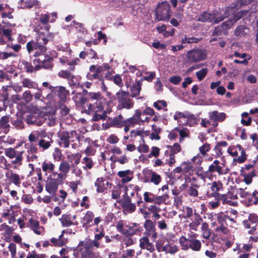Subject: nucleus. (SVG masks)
Listing matches in <instances>:
<instances>
[{
  "label": "nucleus",
  "mask_w": 258,
  "mask_h": 258,
  "mask_svg": "<svg viewBox=\"0 0 258 258\" xmlns=\"http://www.w3.org/2000/svg\"><path fill=\"white\" fill-rule=\"evenodd\" d=\"M55 168V165L50 161H45L42 164V170L45 173V175H47L48 173H52L51 175H53V172Z\"/></svg>",
  "instance_id": "72a5a7b5"
},
{
  "label": "nucleus",
  "mask_w": 258,
  "mask_h": 258,
  "mask_svg": "<svg viewBox=\"0 0 258 258\" xmlns=\"http://www.w3.org/2000/svg\"><path fill=\"white\" fill-rule=\"evenodd\" d=\"M49 88L51 90V91H54L59 99L62 101L66 99L67 95H68L69 93V91H68L65 87L62 86L53 87L50 86Z\"/></svg>",
  "instance_id": "5701e85b"
},
{
  "label": "nucleus",
  "mask_w": 258,
  "mask_h": 258,
  "mask_svg": "<svg viewBox=\"0 0 258 258\" xmlns=\"http://www.w3.org/2000/svg\"><path fill=\"white\" fill-rule=\"evenodd\" d=\"M201 229L202 237L205 239H209L211 235V231L208 224L206 222L202 223Z\"/></svg>",
  "instance_id": "4c0bfd02"
},
{
  "label": "nucleus",
  "mask_w": 258,
  "mask_h": 258,
  "mask_svg": "<svg viewBox=\"0 0 258 258\" xmlns=\"http://www.w3.org/2000/svg\"><path fill=\"white\" fill-rule=\"evenodd\" d=\"M208 172L211 175L212 178H216L214 174L215 172L217 173L219 175H223L224 172L222 171V166L220 165V162L218 160H215L211 164L207 170Z\"/></svg>",
  "instance_id": "6ab92c4d"
},
{
  "label": "nucleus",
  "mask_w": 258,
  "mask_h": 258,
  "mask_svg": "<svg viewBox=\"0 0 258 258\" xmlns=\"http://www.w3.org/2000/svg\"><path fill=\"white\" fill-rule=\"evenodd\" d=\"M6 176L12 183H13L16 185L19 186L20 185L21 180L18 174L11 171L7 172Z\"/></svg>",
  "instance_id": "c9c22d12"
},
{
  "label": "nucleus",
  "mask_w": 258,
  "mask_h": 258,
  "mask_svg": "<svg viewBox=\"0 0 258 258\" xmlns=\"http://www.w3.org/2000/svg\"><path fill=\"white\" fill-rule=\"evenodd\" d=\"M43 116L46 118L45 121L48 125L52 126L55 123V118L53 115H44Z\"/></svg>",
  "instance_id": "0e129e2a"
},
{
  "label": "nucleus",
  "mask_w": 258,
  "mask_h": 258,
  "mask_svg": "<svg viewBox=\"0 0 258 258\" xmlns=\"http://www.w3.org/2000/svg\"><path fill=\"white\" fill-rule=\"evenodd\" d=\"M60 144L64 148H68L71 142L78 140L79 136L75 131L70 132H62L59 134Z\"/></svg>",
  "instance_id": "ddd939ff"
},
{
  "label": "nucleus",
  "mask_w": 258,
  "mask_h": 258,
  "mask_svg": "<svg viewBox=\"0 0 258 258\" xmlns=\"http://www.w3.org/2000/svg\"><path fill=\"white\" fill-rule=\"evenodd\" d=\"M5 155L9 158L12 159L15 158L12 161L13 164L22 165L23 161V154L24 151L17 152L14 148H5L4 150Z\"/></svg>",
  "instance_id": "2eb2a0df"
},
{
  "label": "nucleus",
  "mask_w": 258,
  "mask_h": 258,
  "mask_svg": "<svg viewBox=\"0 0 258 258\" xmlns=\"http://www.w3.org/2000/svg\"><path fill=\"white\" fill-rule=\"evenodd\" d=\"M82 256L87 258H101L98 252H95L91 249H85L83 248H78Z\"/></svg>",
  "instance_id": "473e14b6"
},
{
  "label": "nucleus",
  "mask_w": 258,
  "mask_h": 258,
  "mask_svg": "<svg viewBox=\"0 0 258 258\" xmlns=\"http://www.w3.org/2000/svg\"><path fill=\"white\" fill-rule=\"evenodd\" d=\"M199 186L196 184H191V185L187 188L186 192L188 196L191 197H198L199 192L197 188H199Z\"/></svg>",
  "instance_id": "79ce46f5"
},
{
  "label": "nucleus",
  "mask_w": 258,
  "mask_h": 258,
  "mask_svg": "<svg viewBox=\"0 0 258 258\" xmlns=\"http://www.w3.org/2000/svg\"><path fill=\"white\" fill-rule=\"evenodd\" d=\"M81 158V155L80 153L72 154L67 156V158L73 163L72 165H78L80 162Z\"/></svg>",
  "instance_id": "49530a36"
},
{
  "label": "nucleus",
  "mask_w": 258,
  "mask_h": 258,
  "mask_svg": "<svg viewBox=\"0 0 258 258\" xmlns=\"http://www.w3.org/2000/svg\"><path fill=\"white\" fill-rule=\"evenodd\" d=\"M258 222V215L255 213H250L248 215L247 219L242 221V225L244 228H249V224L256 225Z\"/></svg>",
  "instance_id": "cd10ccee"
},
{
  "label": "nucleus",
  "mask_w": 258,
  "mask_h": 258,
  "mask_svg": "<svg viewBox=\"0 0 258 258\" xmlns=\"http://www.w3.org/2000/svg\"><path fill=\"white\" fill-rule=\"evenodd\" d=\"M139 241V246L141 249H146L151 252L155 251V247L153 243L150 242L147 236H143Z\"/></svg>",
  "instance_id": "4be33fe9"
},
{
  "label": "nucleus",
  "mask_w": 258,
  "mask_h": 258,
  "mask_svg": "<svg viewBox=\"0 0 258 258\" xmlns=\"http://www.w3.org/2000/svg\"><path fill=\"white\" fill-rule=\"evenodd\" d=\"M95 186L98 192H103L105 190L103 178H98L95 182Z\"/></svg>",
  "instance_id": "5fc2aeb1"
},
{
  "label": "nucleus",
  "mask_w": 258,
  "mask_h": 258,
  "mask_svg": "<svg viewBox=\"0 0 258 258\" xmlns=\"http://www.w3.org/2000/svg\"><path fill=\"white\" fill-rule=\"evenodd\" d=\"M14 9L10 8L7 4H0V13L2 18L13 19L12 15Z\"/></svg>",
  "instance_id": "412c9836"
},
{
  "label": "nucleus",
  "mask_w": 258,
  "mask_h": 258,
  "mask_svg": "<svg viewBox=\"0 0 258 258\" xmlns=\"http://www.w3.org/2000/svg\"><path fill=\"white\" fill-rule=\"evenodd\" d=\"M199 121L200 117L198 115H196L189 112L185 122L183 123L184 125H187L189 126H194L197 124Z\"/></svg>",
  "instance_id": "2f4dec72"
},
{
  "label": "nucleus",
  "mask_w": 258,
  "mask_h": 258,
  "mask_svg": "<svg viewBox=\"0 0 258 258\" xmlns=\"http://www.w3.org/2000/svg\"><path fill=\"white\" fill-rule=\"evenodd\" d=\"M232 26V23L229 21L223 22L221 25L215 27L213 32V36H219L225 33V31L230 28Z\"/></svg>",
  "instance_id": "bb28decb"
},
{
  "label": "nucleus",
  "mask_w": 258,
  "mask_h": 258,
  "mask_svg": "<svg viewBox=\"0 0 258 258\" xmlns=\"http://www.w3.org/2000/svg\"><path fill=\"white\" fill-rule=\"evenodd\" d=\"M125 123L131 127H134L136 124H141V122L133 116L125 119Z\"/></svg>",
  "instance_id": "bf43d9fd"
},
{
  "label": "nucleus",
  "mask_w": 258,
  "mask_h": 258,
  "mask_svg": "<svg viewBox=\"0 0 258 258\" xmlns=\"http://www.w3.org/2000/svg\"><path fill=\"white\" fill-rule=\"evenodd\" d=\"M53 143L52 140L46 141L43 139H40L38 143L40 148H42L43 150L48 149L51 146V144Z\"/></svg>",
  "instance_id": "603ef678"
},
{
  "label": "nucleus",
  "mask_w": 258,
  "mask_h": 258,
  "mask_svg": "<svg viewBox=\"0 0 258 258\" xmlns=\"http://www.w3.org/2000/svg\"><path fill=\"white\" fill-rule=\"evenodd\" d=\"M116 98L118 102L117 109H122L129 110L134 106V101L131 98L130 93L122 90H120L116 93Z\"/></svg>",
  "instance_id": "39448f33"
},
{
  "label": "nucleus",
  "mask_w": 258,
  "mask_h": 258,
  "mask_svg": "<svg viewBox=\"0 0 258 258\" xmlns=\"http://www.w3.org/2000/svg\"><path fill=\"white\" fill-rule=\"evenodd\" d=\"M82 163L84 165L83 168L85 170L92 169L94 165V163L92 158L88 157H85L83 158Z\"/></svg>",
  "instance_id": "a19ab883"
},
{
  "label": "nucleus",
  "mask_w": 258,
  "mask_h": 258,
  "mask_svg": "<svg viewBox=\"0 0 258 258\" xmlns=\"http://www.w3.org/2000/svg\"><path fill=\"white\" fill-rule=\"evenodd\" d=\"M179 242L181 246V249L184 250L190 248L194 251H199L202 247L201 241L195 238L187 239L185 237L182 236L179 238Z\"/></svg>",
  "instance_id": "6e6552de"
},
{
  "label": "nucleus",
  "mask_w": 258,
  "mask_h": 258,
  "mask_svg": "<svg viewBox=\"0 0 258 258\" xmlns=\"http://www.w3.org/2000/svg\"><path fill=\"white\" fill-rule=\"evenodd\" d=\"M104 236L103 232H101L95 235L94 239L93 240L86 239L80 242L78 245V248L93 250V247L100 248L103 247L100 242V240Z\"/></svg>",
  "instance_id": "0eeeda50"
},
{
  "label": "nucleus",
  "mask_w": 258,
  "mask_h": 258,
  "mask_svg": "<svg viewBox=\"0 0 258 258\" xmlns=\"http://www.w3.org/2000/svg\"><path fill=\"white\" fill-rule=\"evenodd\" d=\"M24 146L27 152V161L28 162L36 161L38 159L36 154L38 151L36 146L33 143H27L25 144Z\"/></svg>",
  "instance_id": "dca6fc26"
},
{
  "label": "nucleus",
  "mask_w": 258,
  "mask_h": 258,
  "mask_svg": "<svg viewBox=\"0 0 258 258\" xmlns=\"http://www.w3.org/2000/svg\"><path fill=\"white\" fill-rule=\"evenodd\" d=\"M94 218V214L92 212L87 211L85 216L81 220L83 227L86 229L93 226V219Z\"/></svg>",
  "instance_id": "393cba45"
},
{
  "label": "nucleus",
  "mask_w": 258,
  "mask_h": 258,
  "mask_svg": "<svg viewBox=\"0 0 258 258\" xmlns=\"http://www.w3.org/2000/svg\"><path fill=\"white\" fill-rule=\"evenodd\" d=\"M22 98L27 102H30L32 101L33 95L31 94L30 91H25L23 93Z\"/></svg>",
  "instance_id": "69168bd1"
},
{
  "label": "nucleus",
  "mask_w": 258,
  "mask_h": 258,
  "mask_svg": "<svg viewBox=\"0 0 258 258\" xmlns=\"http://www.w3.org/2000/svg\"><path fill=\"white\" fill-rule=\"evenodd\" d=\"M9 121L10 117L8 115L3 116L0 119V129L5 134H7L10 131Z\"/></svg>",
  "instance_id": "c85d7f7f"
},
{
  "label": "nucleus",
  "mask_w": 258,
  "mask_h": 258,
  "mask_svg": "<svg viewBox=\"0 0 258 258\" xmlns=\"http://www.w3.org/2000/svg\"><path fill=\"white\" fill-rule=\"evenodd\" d=\"M223 184L220 181H214L211 184L210 189L212 194H216L222 188Z\"/></svg>",
  "instance_id": "3c124183"
},
{
  "label": "nucleus",
  "mask_w": 258,
  "mask_h": 258,
  "mask_svg": "<svg viewBox=\"0 0 258 258\" xmlns=\"http://www.w3.org/2000/svg\"><path fill=\"white\" fill-rule=\"evenodd\" d=\"M32 230L37 235L41 234L44 231V228L39 226L38 221L31 218L29 220Z\"/></svg>",
  "instance_id": "c756f323"
},
{
  "label": "nucleus",
  "mask_w": 258,
  "mask_h": 258,
  "mask_svg": "<svg viewBox=\"0 0 258 258\" xmlns=\"http://www.w3.org/2000/svg\"><path fill=\"white\" fill-rule=\"evenodd\" d=\"M227 151L230 155L235 157L234 161L242 163L246 159L245 152L240 145L229 147Z\"/></svg>",
  "instance_id": "9b49d317"
},
{
  "label": "nucleus",
  "mask_w": 258,
  "mask_h": 258,
  "mask_svg": "<svg viewBox=\"0 0 258 258\" xmlns=\"http://www.w3.org/2000/svg\"><path fill=\"white\" fill-rule=\"evenodd\" d=\"M238 199L237 188L231 187L228 192L222 195L220 200L224 204H228L230 206H235L237 205V202L235 200Z\"/></svg>",
  "instance_id": "f8f14e48"
},
{
  "label": "nucleus",
  "mask_w": 258,
  "mask_h": 258,
  "mask_svg": "<svg viewBox=\"0 0 258 258\" xmlns=\"http://www.w3.org/2000/svg\"><path fill=\"white\" fill-rule=\"evenodd\" d=\"M250 13V12L249 11H240L234 14L233 16V18L232 20H228L227 21L231 22L232 25L234 23H235L236 21L239 20L241 17H244L246 14L249 15Z\"/></svg>",
  "instance_id": "de8ad7c7"
},
{
  "label": "nucleus",
  "mask_w": 258,
  "mask_h": 258,
  "mask_svg": "<svg viewBox=\"0 0 258 258\" xmlns=\"http://www.w3.org/2000/svg\"><path fill=\"white\" fill-rule=\"evenodd\" d=\"M238 198L239 197L242 199L249 200L251 198V190L248 187L237 188Z\"/></svg>",
  "instance_id": "7c9ffc66"
},
{
  "label": "nucleus",
  "mask_w": 258,
  "mask_h": 258,
  "mask_svg": "<svg viewBox=\"0 0 258 258\" xmlns=\"http://www.w3.org/2000/svg\"><path fill=\"white\" fill-rule=\"evenodd\" d=\"M170 6L167 2L159 4L156 10V19L157 21H168L170 17Z\"/></svg>",
  "instance_id": "1a4fd4ad"
},
{
  "label": "nucleus",
  "mask_w": 258,
  "mask_h": 258,
  "mask_svg": "<svg viewBox=\"0 0 258 258\" xmlns=\"http://www.w3.org/2000/svg\"><path fill=\"white\" fill-rule=\"evenodd\" d=\"M167 241V238L164 236H161L155 241L156 248L158 252H161L162 248L164 245V243Z\"/></svg>",
  "instance_id": "8fccbe9b"
},
{
  "label": "nucleus",
  "mask_w": 258,
  "mask_h": 258,
  "mask_svg": "<svg viewBox=\"0 0 258 258\" xmlns=\"http://www.w3.org/2000/svg\"><path fill=\"white\" fill-rule=\"evenodd\" d=\"M209 117L212 121L213 125L216 127L218 125V122L223 121L226 119V114L224 112L214 110L209 113Z\"/></svg>",
  "instance_id": "a211bd4d"
},
{
  "label": "nucleus",
  "mask_w": 258,
  "mask_h": 258,
  "mask_svg": "<svg viewBox=\"0 0 258 258\" xmlns=\"http://www.w3.org/2000/svg\"><path fill=\"white\" fill-rule=\"evenodd\" d=\"M117 230L122 234L131 236L138 234L143 230L142 227L136 223H129L126 221L120 220L116 225Z\"/></svg>",
  "instance_id": "7ed1b4c3"
},
{
  "label": "nucleus",
  "mask_w": 258,
  "mask_h": 258,
  "mask_svg": "<svg viewBox=\"0 0 258 258\" xmlns=\"http://www.w3.org/2000/svg\"><path fill=\"white\" fill-rule=\"evenodd\" d=\"M117 175L121 178V182L123 184L131 181L133 178V172L130 169L119 171Z\"/></svg>",
  "instance_id": "b1692460"
},
{
  "label": "nucleus",
  "mask_w": 258,
  "mask_h": 258,
  "mask_svg": "<svg viewBox=\"0 0 258 258\" xmlns=\"http://www.w3.org/2000/svg\"><path fill=\"white\" fill-rule=\"evenodd\" d=\"M188 113V111H176L173 116L174 119L176 120L179 124L184 125L183 122H185Z\"/></svg>",
  "instance_id": "f704fd0d"
},
{
  "label": "nucleus",
  "mask_w": 258,
  "mask_h": 258,
  "mask_svg": "<svg viewBox=\"0 0 258 258\" xmlns=\"http://www.w3.org/2000/svg\"><path fill=\"white\" fill-rule=\"evenodd\" d=\"M135 250L133 249H128L124 251L121 255V258H133L135 254Z\"/></svg>",
  "instance_id": "774afa93"
},
{
  "label": "nucleus",
  "mask_w": 258,
  "mask_h": 258,
  "mask_svg": "<svg viewBox=\"0 0 258 258\" xmlns=\"http://www.w3.org/2000/svg\"><path fill=\"white\" fill-rule=\"evenodd\" d=\"M21 83L23 87L28 89H35L37 86L36 82L27 78L23 79L21 81Z\"/></svg>",
  "instance_id": "ea45409f"
},
{
  "label": "nucleus",
  "mask_w": 258,
  "mask_h": 258,
  "mask_svg": "<svg viewBox=\"0 0 258 258\" xmlns=\"http://www.w3.org/2000/svg\"><path fill=\"white\" fill-rule=\"evenodd\" d=\"M46 32H39L35 40L32 41L27 43V49L28 53L35 57H38L34 60V63H38L35 66V70L40 68L49 69L52 67V58L48 55H44V53L47 50L46 44L48 41L53 38V35L49 33V28L45 27Z\"/></svg>",
  "instance_id": "f257e3e1"
},
{
  "label": "nucleus",
  "mask_w": 258,
  "mask_h": 258,
  "mask_svg": "<svg viewBox=\"0 0 258 258\" xmlns=\"http://www.w3.org/2000/svg\"><path fill=\"white\" fill-rule=\"evenodd\" d=\"M111 123L113 126L121 128L123 127V125H124V123H125V119L120 120L114 118L112 120Z\"/></svg>",
  "instance_id": "e2e57ef3"
},
{
  "label": "nucleus",
  "mask_w": 258,
  "mask_h": 258,
  "mask_svg": "<svg viewBox=\"0 0 258 258\" xmlns=\"http://www.w3.org/2000/svg\"><path fill=\"white\" fill-rule=\"evenodd\" d=\"M45 119H46V118L43 117L42 114L35 113L28 115L26 121L28 124L40 126L45 122Z\"/></svg>",
  "instance_id": "f3484780"
},
{
  "label": "nucleus",
  "mask_w": 258,
  "mask_h": 258,
  "mask_svg": "<svg viewBox=\"0 0 258 258\" xmlns=\"http://www.w3.org/2000/svg\"><path fill=\"white\" fill-rule=\"evenodd\" d=\"M203 219L201 217L199 214H195L194 220L188 225L189 229L195 231H197Z\"/></svg>",
  "instance_id": "e433bc0d"
},
{
  "label": "nucleus",
  "mask_w": 258,
  "mask_h": 258,
  "mask_svg": "<svg viewBox=\"0 0 258 258\" xmlns=\"http://www.w3.org/2000/svg\"><path fill=\"white\" fill-rule=\"evenodd\" d=\"M62 226L63 227H69L72 225H77L78 223L76 222L74 224L71 219V217L69 215H62L61 218L59 219Z\"/></svg>",
  "instance_id": "58836bf2"
},
{
  "label": "nucleus",
  "mask_w": 258,
  "mask_h": 258,
  "mask_svg": "<svg viewBox=\"0 0 258 258\" xmlns=\"http://www.w3.org/2000/svg\"><path fill=\"white\" fill-rule=\"evenodd\" d=\"M169 198V195L166 192H165L162 196H157L155 199V204L160 205L163 203H165Z\"/></svg>",
  "instance_id": "6e6d98bb"
},
{
  "label": "nucleus",
  "mask_w": 258,
  "mask_h": 258,
  "mask_svg": "<svg viewBox=\"0 0 258 258\" xmlns=\"http://www.w3.org/2000/svg\"><path fill=\"white\" fill-rule=\"evenodd\" d=\"M181 166L183 168V172L184 173L189 172L191 171L193 168V166L191 162H183L181 164Z\"/></svg>",
  "instance_id": "338daca9"
},
{
  "label": "nucleus",
  "mask_w": 258,
  "mask_h": 258,
  "mask_svg": "<svg viewBox=\"0 0 258 258\" xmlns=\"http://www.w3.org/2000/svg\"><path fill=\"white\" fill-rule=\"evenodd\" d=\"M87 95L88 104L86 112L88 114H93L92 119L94 121L104 119L106 116L104 110V104L105 101L104 97L99 92H89Z\"/></svg>",
  "instance_id": "f03ea898"
},
{
  "label": "nucleus",
  "mask_w": 258,
  "mask_h": 258,
  "mask_svg": "<svg viewBox=\"0 0 258 258\" xmlns=\"http://www.w3.org/2000/svg\"><path fill=\"white\" fill-rule=\"evenodd\" d=\"M63 180L59 176L54 177L53 175H49L46 181L45 190L50 195H54L59 185L63 183Z\"/></svg>",
  "instance_id": "9d476101"
},
{
  "label": "nucleus",
  "mask_w": 258,
  "mask_h": 258,
  "mask_svg": "<svg viewBox=\"0 0 258 258\" xmlns=\"http://www.w3.org/2000/svg\"><path fill=\"white\" fill-rule=\"evenodd\" d=\"M141 89V84L139 82L134 84L130 90L131 96L133 98L136 97L140 94Z\"/></svg>",
  "instance_id": "09e8293b"
},
{
  "label": "nucleus",
  "mask_w": 258,
  "mask_h": 258,
  "mask_svg": "<svg viewBox=\"0 0 258 258\" xmlns=\"http://www.w3.org/2000/svg\"><path fill=\"white\" fill-rule=\"evenodd\" d=\"M228 144L226 141H222L218 143L215 147L214 150L217 157L221 156L223 154L222 147H226Z\"/></svg>",
  "instance_id": "c03bdc74"
},
{
  "label": "nucleus",
  "mask_w": 258,
  "mask_h": 258,
  "mask_svg": "<svg viewBox=\"0 0 258 258\" xmlns=\"http://www.w3.org/2000/svg\"><path fill=\"white\" fill-rule=\"evenodd\" d=\"M230 10L231 12H232L233 8H228L224 16H223L218 11H214L212 13L205 12L199 16L198 21L202 22H208L213 24H217L223 21L225 18L228 17L229 14L228 12Z\"/></svg>",
  "instance_id": "20e7f679"
},
{
  "label": "nucleus",
  "mask_w": 258,
  "mask_h": 258,
  "mask_svg": "<svg viewBox=\"0 0 258 258\" xmlns=\"http://www.w3.org/2000/svg\"><path fill=\"white\" fill-rule=\"evenodd\" d=\"M197 175L199 177H200L203 181H205L207 178L210 180H213L212 178V176L210 173L208 172V171H206L204 172L200 173V171L199 170L197 172Z\"/></svg>",
  "instance_id": "052dcab7"
},
{
  "label": "nucleus",
  "mask_w": 258,
  "mask_h": 258,
  "mask_svg": "<svg viewBox=\"0 0 258 258\" xmlns=\"http://www.w3.org/2000/svg\"><path fill=\"white\" fill-rule=\"evenodd\" d=\"M200 40V39L194 37H185L182 38L181 42L182 44L185 43H198Z\"/></svg>",
  "instance_id": "680f3d73"
},
{
  "label": "nucleus",
  "mask_w": 258,
  "mask_h": 258,
  "mask_svg": "<svg viewBox=\"0 0 258 258\" xmlns=\"http://www.w3.org/2000/svg\"><path fill=\"white\" fill-rule=\"evenodd\" d=\"M207 56V51L205 49L197 48L188 51L186 54L188 61L197 62L205 59Z\"/></svg>",
  "instance_id": "4468645a"
},
{
  "label": "nucleus",
  "mask_w": 258,
  "mask_h": 258,
  "mask_svg": "<svg viewBox=\"0 0 258 258\" xmlns=\"http://www.w3.org/2000/svg\"><path fill=\"white\" fill-rule=\"evenodd\" d=\"M161 176L154 171H151L150 173V179L146 181H150L155 185H158L161 181Z\"/></svg>",
  "instance_id": "37998d69"
},
{
  "label": "nucleus",
  "mask_w": 258,
  "mask_h": 258,
  "mask_svg": "<svg viewBox=\"0 0 258 258\" xmlns=\"http://www.w3.org/2000/svg\"><path fill=\"white\" fill-rule=\"evenodd\" d=\"M21 2L22 4L21 7H22L23 9H30L34 6H37L39 5V2L37 0H21Z\"/></svg>",
  "instance_id": "a18cd8bd"
},
{
  "label": "nucleus",
  "mask_w": 258,
  "mask_h": 258,
  "mask_svg": "<svg viewBox=\"0 0 258 258\" xmlns=\"http://www.w3.org/2000/svg\"><path fill=\"white\" fill-rule=\"evenodd\" d=\"M242 119L241 120V123L245 125H250L251 122V118L249 117V114L247 112H244L241 114Z\"/></svg>",
  "instance_id": "4d7b16f0"
},
{
  "label": "nucleus",
  "mask_w": 258,
  "mask_h": 258,
  "mask_svg": "<svg viewBox=\"0 0 258 258\" xmlns=\"http://www.w3.org/2000/svg\"><path fill=\"white\" fill-rule=\"evenodd\" d=\"M15 26L16 24L15 23L12 24L6 22L5 21H3L0 24V45H4L7 41L12 40L11 28Z\"/></svg>",
  "instance_id": "423d86ee"
},
{
  "label": "nucleus",
  "mask_w": 258,
  "mask_h": 258,
  "mask_svg": "<svg viewBox=\"0 0 258 258\" xmlns=\"http://www.w3.org/2000/svg\"><path fill=\"white\" fill-rule=\"evenodd\" d=\"M121 205L126 211L131 213L134 212L136 209V205L131 202V199L128 196L123 198Z\"/></svg>",
  "instance_id": "a878e982"
},
{
  "label": "nucleus",
  "mask_w": 258,
  "mask_h": 258,
  "mask_svg": "<svg viewBox=\"0 0 258 258\" xmlns=\"http://www.w3.org/2000/svg\"><path fill=\"white\" fill-rule=\"evenodd\" d=\"M73 99L76 103L82 105L85 104L87 101V99L81 93L76 94Z\"/></svg>",
  "instance_id": "13d9d810"
},
{
  "label": "nucleus",
  "mask_w": 258,
  "mask_h": 258,
  "mask_svg": "<svg viewBox=\"0 0 258 258\" xmlns=\"http://www.w3.org/2000/svg\"><path fill=\"white\" fill-rule=\"evenodd\" d=\"M105 78H107L108 79L113 81V82L119 87H122L123 86V84L121 78L119 75H116L115 76L109 77L106 74L105 75Z\"/></svg>",
  "instance_id": "864d4df0"
},
{
  "label": "nucleus",
  "mask_w": 258,
  "mask_h": 258,
  "mask_svg": "<svg viewBox=\"0 0 258 258\" xmlns=\"http://www.w3.org/2000/svg\"><path fill=\"white\" fill-rule=\"evenodd\" d=\"M70 169V165L66 161L61 162L59 166V170L60 172H53V175L54 177L58 176V175L62 180H64L67 177V175Z\"/></svg>",
  "instance_id": "aec40b11"
}]
</instances>
